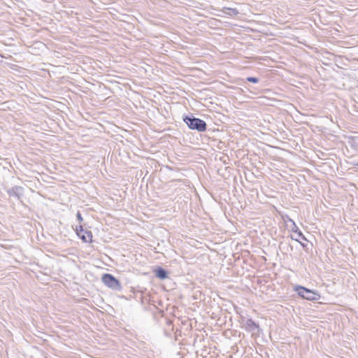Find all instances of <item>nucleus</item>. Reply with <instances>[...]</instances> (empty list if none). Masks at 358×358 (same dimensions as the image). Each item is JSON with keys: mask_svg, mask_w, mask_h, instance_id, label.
<instances>
[{"mask_svg": "<svg viewBox=\"0 0 358 358\" xmlns=\"http://www.w3.org/2000/svg\"><path fill=\"white\" fill-rule=\"evenodd\" d=\"M184 122L191 129H195L198 131H204L206 129V123L199 118L187 116L184 118Z\"/></svg>", "mask_w": 358, "mask_h": 358, "instance_id": "nucleus-1", "label": "nucleus"}, {"mask_svg": "<svg viewBox=\"0 0 358 358\" xmlns=\"http://www.w3.org/2000/svg\"><path fill=\"white\" fill-rule=\"evenodd\" d=\"M101 280L103 284L110 288H112L115 290L120 289L121 288L119 281L111 274H103Z\"/></svg>", "mask_w": 358, "mask_h": 358, "instance_id": "nucleus-2", "label": "nucleus"}, {"mask_svg": "<svg viewBox=\"0 0 358 358\" xmlns=\"http://www.w3.org/2000/svg\"><path fill=\"white\" fill-rule=\"evenodd\" d=\"M296 291L297 292V294L303 297V299H306L307 300H315L317 299V294L303 287L299 286L296 288Z\"/></svg>", "mask_w": 358, "mask_h": 358, "instance_id": "nucleus-3", "label": "nucleus"}, {"mask_svg": "<svg viewBox=\"0 0 358 358\" xmlns=\"http://www.w3.org/2000/svg\"><path fill=\"white\" fill-rule=\"evenodd\" d=\"M76 234L84 242H92V232L89 231H85L82 225H80L78 227L76 228Z\"/></svg>", "mask_w": 358, "mask_h": 358, "instance_id": "nucleus-4", "label": "nucleus"}, {"mask_svg": "<svg viewBox=\"0 0 358 358\" xmlns=\"http://www.w3.org/2000/svg\"><path fill=\"white\" fill-rule=\"evenodd\" d=\"M244 327L246 331L252 334H257L259 330V324L255 323L252 319H247L244 323Z\"/></svg>", "mask_w": 358, "mask_h": 358, "instance_id": "nucleus-5", "label": "nucleus"}, {"mask_svg": "<svg viewBox=\"0 0 358 358\" xmlns=\"http://www.w3.org/2000/svg\"><path fill=\"white\" fill-rule=\"evenodd\" d=\"M290 221L292 222V231L294 233H296L297 234V237H294L293 236H291V238L292 240H294L299 243H301V245L304 247V244L301 243V241H300V239L301 240H303V241H306V237L304 236V235L302 234V232L299 230V227L296 226V223L290 220Z\"/></svg>", "mask_w": 358, "mask_h": 358, "instance_id": "nucleus-6", "label": "nucleus"}, {"mask_svg": "<svg viewBox=\"0 0 358 358\" xmlns=\"http://www.w3.org/2000/svg\"><path fill=\"white\" fill-rule=\"evenodd\" d=\"M23 189L21 187L15 186L8 191L9 196L20 198L22 195Z\"/></svg>", "mask_w": 358, "mask_h": 358, "instance_id": "nucleus-7", "label": "nucleus"}, {"mask_svg": "<svg viewBox=\"0 0 358 358\" xmlns=\"http://www.w3.org/2000/svg\"><path fill=\"white\" fill-rule=\"evenodd\" d=\"M223 15L234 17L239 14V11L236 8L223 7L221 10Z\"/></svg>", "mask_w": 358, "mask_h": 358, "instance_id": "nucleus-8", "label": "nucleus"}, {"mask_svg": "<svg viewBox=\"0 0 358 358\" xmlns=\"http://www.w3.org/2000/svg\"><path fill=\"white\" fill-rule=\"evenodd\" d=\"M156 276L160 279H165L168 277L167 272L163 268L159 267L155 271Z\"/></svg>", "mask_w": 358, "mask_h": 358, "instance_id": "nucleus-9", "label": "nucleus"}, {"mask_svg": "<svg viewBox=\"0 0 358 358\" xmlns=\"http://www.w3.org/2000/svg\"><path fill=\"white\" fill-rule=\"evenodd\" d=\"M247 80L250 83H257L259 82V79L255 77H248Z\"/></svg>", "mask_w": 358, "mask_h": 358, "instance_id": "nucleus-10", "label": "nucleus"}, {"mask_svg": "<svg viewBox=\"0 0 358 358\" xmlns=\"http://www.w3.org/2000/svg\"><path fill=\"white\" fill-rule=\"evenodd\" d=\"M76 217L78 219V220L79 221L80 223H81L83 221V218L80 214V212H78L77 214H76Z\"/></svg>", "mask_w": 358, "mask_h": 358, "instance_id": "nucleus-11", "label": "nucleus"}, {"mask_svg": "<svg viewBox=\"0 0 358 358\" xmlns=\"http://www.w3.org/2000/svg\"><path fill=\"white\" fill-rule=\"evenodd\" d=\"M357 166H358V164H357Z\"/></svg>", "mask_w": 358, "mask_h": 358, "instance_id": "nucleus-12", "label": "nucleus"}]
</instances>
